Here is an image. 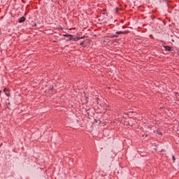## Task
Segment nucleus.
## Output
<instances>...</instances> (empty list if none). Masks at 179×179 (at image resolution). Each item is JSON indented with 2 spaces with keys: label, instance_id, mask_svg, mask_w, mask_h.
I'll return each instance as SVG.
<instances>
[{
  "label": "nucleus",
  "instance_id": "obj_1",
  "mask_svg": "<svg viewBox=\"0 0 179 179\" xmlns=\"http://www.w3.org/2000/svg\"><path fill=\"white\" fill-rule=\"evenodd\" d=\"M3 93H5L6 96H9V95L10 94L9 90L7 88H4Z\"/></svg>",
  "mask_w": 179,
  "mask_h": 179
},
{
  "label": "nucleus",
  "instance_id": "obj_2",
  "mask_svg": "<svg viewBox=\"0 0 179 179\" xmlns=\"http://www.w3.org/2000/svg\"><path fill=\"white\" fill-rule=\"evenodd\" d=\"M18 20H19V23H23V22L26 20V18L24 17H21Z\"/></svg>",
  "mask_w": 179,
  "mask_h": 179
},
{
  "label": "nucleus",
  "instance_id": "obj_3",
  "mask_svg": "<svg viewBox=\"0 0 179 179\" xmlns=\"http://www.w3.org/2000/svg\"><path fill=\"white\" fill-rule=\"evenodd\" d=\"M164 48L166 51H171V47L169 45L164 46Z\"/></svg>",
  "mask_w": 179,
  "mask_h": 179
},
{
  "label": "nucleus",
  "instance_id": "obj_4",
  "mask_svg": "<svg viewBox=\"0 0 179 179\" xmlns=\"http://www.w3.org/2000/svg\"><path fill=\"white\" fill-rule=\"evenodd\" d=\"M116 34H122V31H117Z\"/></svg>",
  "mask_w": 179,
  "mask_h": 179
},
{
  "label": "nucleus",
  "instance_id": "obj_5",
  "mask_svg": "<svg viewBox=\"0 0 179 179\" xmlns=\"http://www.w3.org/2000/svg\"><path fill=\"white\" fill-rule=\"evenodd\" d=\"M127 33H128L127 31H122V34H127Z\"/></svg>",
  "mask_w": 179,
  "mask_h": 179
},
{
  "label": "nucleus",
  "instance_id": "obj_6",
  "mask_svg": "<svg viewBox=\"0 0 179 179\" xmlns=\"http://www.w3.org/2000/svg\"><path fill=\"white\" fill-rule=\"evenodd\" d=\"M113 37H118V36H117V35H113Z\"/></svg>",
  "mask_w": 179,
  "mask_h": 179
},
{
  "label": "nucleus",
  "instance_id": "obj_7",
  "mask_svg": "<svg viewBox=\"0 0 179 179\" xmlns=\"http://www.w3.org/2000/svg\"><path fill=\"white\" fill-rule=\"evenodd\" d=\"M173 160H176V159L174 158V157H173Z\"/></svg>",
  "mask_w": 179,
  "mask_h": 179
},
{
  "label": "nucleus",
  "instance_id": "obj_8",
  "mask_svg": "<svg viewBox=\"0 0 179 179\" xmlns=\"http://www.w3.org/2000/svg\"><path fill=\"white\" fill-rule=\"evenodd\" d=\"M0 94H1V91H0Z\"/></svg>",
  "mask_w": 179,
  "mask_h": 179
}]
</instances>
